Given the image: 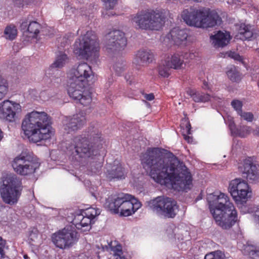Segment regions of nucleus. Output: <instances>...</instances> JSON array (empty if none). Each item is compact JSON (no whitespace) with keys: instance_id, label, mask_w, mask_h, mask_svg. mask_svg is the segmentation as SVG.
<instances>
[{"instance_id":"nucleus-1","label":"nucleus","mask_w":259,"mask_h":259,"mask_svg":"<svg viewBox=\"0 0 259 259\" xmlns=\"http://www.w3.org/2000/svg\"><path fill=\"white\" fill-rule=\"evenodd\" d=\"M144 168L156 183L178 191H187L192 179L187 167L173 155L164 156L159 148L149 149L143 154Z\"/></svg>"},{"instance_id":"nucleus-2","label":"nucleus","mask_w":259,"mask_h":259,"mask_svg":"<svg viewBox=\"0 0 259 259\" xmlns=\"http://www.w3.org/2000/svg\"><path fill=\"white\" fill-rule=\"evenodd\" d=\"M94 77V73L87 63L79 64L72 68L68 74L67 92L70 97L78 101L83 106H89L92 102L90 93L83 91L87 83Z\"/></svg>"},{"instance_id":"nucleus-3","label":"nucleus","mask_w":259,"mask_h":259,"mask_svg":"<svg viewBox=\"0 0 259 259\" xmlns=\"http://www.w3.org/2000/svg\"><path fill=\"white\" fill-rule=\"evenodd\" d=\"M211 213L223 229H229L237 221V211L227 194L215 191L207 196Z\"/></svg>"},{"instance_id":"nucleus-4","label":"nucleus","mask_w":259,"mask_h":259,"mask_svg":"<svg viewBox=\"0 0 259 259\" xmlns=\"http://www.w3.org/2000/svg\"><path fill=\"white\" fill-rule=\"evenodd\" d=\"M22 130L29 140L33 143L49 139L54 134L48 116L44 112L32 111L28 114L23 120Z\"/></svg>"},{"instance_id":"nucleus-5","label":"nucleus","mask_w":259,"mask_h":259,"mask_svg":"<svg viewBox=\"0 0 259 259\" xmlns=\"http://www.w3.org/2000/svg\"><path fill=\"white\" fill-rule=\"evenodd\" d=\"M169 13L165 9L144 10L132 15L130 20L133 24L142 29L158 30L163 26Z\"/></svg>"},{"instance_id":"nucleus-6","label":"nucleus","mask_w":259,"mask_h":259,"mask_svg":"<svg viewBox=\"0 0 259 259\" xmlns=\"http://www.w3.org/2000/svg\"><path fill=\"white\" fill-rule=\"evenodd\" d=\"M23 186L21 180L14 174H4L0 179V195L6 204H16L21 195Z\"/></svg>"},{"instance_id":"nucleus-7","label":"nucleus","mask_w":259,"mask_h":259,"mask_svg":"<svg viewBox=\"0 0 259 259\" xmlns=\"http://www.w3.org/2000/svg\"><path fill=\"white\" fill-rule=\"evenodd\" d=\"M99 44L97 37L92 31H87L74 45L73 52L80 59L91 62L96 61L99 57Z\"/></svg>"},{"instance_id":"nucleus-8","label":"nucleus","mask_w":259,"mask_h":259,"mask_svg":"<svg viewBox=\"0 0 259 259\" xmlns=\"http://www.w3.org/2000/svg\"><path fill=\"white\" fill-rule=\"evenodd\" d=\"M108 203L111 211L123 217L133 215L142 206L141 202L137 198L127 193L114 196Z\"/></svg>"},{"instance_id":"nucleus-9","label":"nucleus","mask_w":259,"mask_h":259,"mask_svg":"<svg viewBox=\"0 0 259 259\" xmlns=\"http://www.w3.org/2000/svg\"><path fill=\"white\" fill-rule=\"evenodd\" d=\"M66 153L72 159L79 161L81 159H94L97 151L88 140L82 136H76L65 143Z\"/></svg>"},{"instance_id":"nucleus-10","label":"nucleus","mask_w":259,"mask_h":259,"mask_svg":"<svg viewBox=\"0 0 259 259\" xmlns=\"http://www.w3.org/2000/svg\"><path fill=\"white\" fill-rule=\"evenodd\" d=\"M14 171L22 176L33 174L40 166L38 159L30 152L23 151L12 161Z\"/></svg>"},{"instance_id":"nucleus-11","label":"nucleus","mask_w":259,"mask_h":259,"mask_svg":"<svg viewBox=\"0 0 259 259\" xmlns=\"http://www.w3.org/2000/svg\"><path fill=\"white\" fill-rule=\"evenodd\" d=\"M100 209L90 207L84 210H78L69 216L68 222H71L77 229L82 232L89 231L96 217L100 214Z\"/></svg>"},{"instance_id":"nucleus-12","label":"nucleus","mask_w":259,"mask_h":259,"mask_svg":"<svg viewBox=\"0 0 259 259\" xmlns=\"http://www.w3.org/2000/svg\"><path fill=\"white\" fill-rule=\"evenodd\" d=\"M148 206L154 212L168 218H173L178 211L177 202L173 199L159 196L148 202Z\"/></svg>"},{"instance_id":"nucleus-13","label":"nucleus","mask_w":259,"mask_h":259,"mask_svg":"<svg viewBox=\"0 0 259 259\" xmlns=\"http://www.w3.org/2000/svg\"><path fill=\"white\" fill-rule=\"evenodd\" d=\"M228 191L237 204L245 202L251 197L252 190L245 180L236 178L231 181Z\"/></svg>"},{"instance_id":"nucleus-14","label":"nucleus","mask_w":259,"mask_h":259,"mask_svg":"<svg viewBox=\"0 0 259 259\" xmlns=\"http://www.w3.org/2000/svg\"><path fill=\"white\" fill-rule=\"evenodd\" d=\"M78 235L72 226H68L52 235V241L56 247L66 249L73 246L78 240Z\"/></svg>"},{"instance_id":"nucleus-15","label":"nucleus","mask_w":259,"mask_h":259,"mask_svg":"<svg viewBox=\"0 0 259 259\" xmlns=\"http://www.w3.org/2000/svg\"><path fill=\"white\" fill-rule=\"evenodd\" d=\"M195 21H190L192 26L197 28L212 27L220 25L221 18L218 13L214 11L207 12L203 9H197L195 13Z\"/></svg>"},{"instance_id":"nucleus-16","label":"nucleus","mask_w":259,"mask_h":259,"mask_svg":"<svg viewBox=\"0 0 259 259\" xmlns=\"http://www.w3.org/2000/svg\"><path fill=\"white\" fill-rule=\"evenodd\" d=\"M188 36L187 30L175 28L161 38L162 46L165 49H168L174 45L185 46Z\"/></svg>"},{"instance_id":"nucleus-17","label":"nucleus","mask_w":259,"mask_h":259,"mask_svg":"<svg viewBox=\"0 0 259 259\" xmlns=\"http://www.w3.org/2000/svg\"><path fill=\"white\" fill-rule=\"evenodd\" d=\"M238 170L244 177L251 182H256L259 180V169L249 159H244L238 163Z\"/></svg>"},{"instance_id":"nucleus-18","label":"nucleus","mask_w":259,"mask_h":259,"mask_svg":"<svg viewBox=\"0 0 259 259\" xmlns=\"http://www.w3.org/2000/svg\"><path fill=\"white\" fill-rule=\"evenodd\" d=\"M21 111V106L18 103L9 100H5L0 103V118L9 121H14L16 113Z\"/></svg>"},{"instance_id":"nucleus-19","label":"nucleus","mask_w":259,"mask_h":259,"mask_svg":"<svg viewBox=\"0 0 259 259\" xmlns=\"http://www.w3.org/2000/svg\"><path fill=\"white\" fill-rule=\"evenodd\" d=\"M86 114L81 111L71 117H65L63 120V126L65 132L66 133H70L80 128L85 122Z\"/></svg>"},{"instance_id":"nucleus-20","label":"nucleus","mask_w":259,"mask_h":259,"mask_svg":"<svg viewBox=\"0 0 259 259\" xmlns=\"http://www.w3.org/2000/svg\"><path fill=\"white\" fill-rule=\"evenodd\" d=\"M187 93L195 102H206L211 101H217L220 103L223 99V96L221 94H216L211 90H210V94L202 93L191 89H188Z\"/></svg>"},{"instance_id":"nucleus-21","label":"nucleus","mask_w":259,"mask_h":259,"mask_svg":"<svg viewBox=\"0 0 259 259\" xmlns=\"http://www.w3.org/2000/svg\"><path fill=\"white\" fill-rule=\"evenodd\" d=\"M193 54L191 53H176L168 56L165 60L167 65L171 69L176 70L182 69L185 65L184 59H193Z\"/></svg>"},{"instance_id":"nucleus-22","label":"nucleus","mask_w":259,"mask_h":259,"mask_svg":"<svg viewBox=\"0 0 259 259\" xmlns=\"http://www.w3.org/2000/svg\"><path fill=\"white\" fill-rule=\"evenodd\" d=\"M109 43L110 49L119 50L123 48L126 45V39L124 36V33L120 30H116L109 33Z\"/></svg>"},{"instance_id":"nucleus-23","label":"nucleus","mask_w":259,"mask_h":259,"mask_svg":"<svg viewBox=\"0 0 259 259\" xmlns=\"http://www.w3.org/2000/svg\"><path fill=\"white\" fill-rule=\"evenodd\" d=\"M225 121L228 124L232 134L236 137L245 138L249 135L251 132V128L248 126H240L237 127L234 123L233 118L231 116H228L224 118Z\"/></svg>"},{"instance_id":"nucleus-24","label":"nucleus","mask_w":259,"mask_h":259,"mask_svg":"<svg viewBox=\"0 0 259 259\" xmlns=\"http://www.w3.org/2000/svg\"><path fill=\"white\" fill-rule=\"evenodd\" d=\"M212 44L215 47H223L228 44L231 39L230 33L226 31H218L210 36Z\"/></svg>"},{"instance_id":"nucleus-25","label":"nucleus","mask_w":259,"mask_h":259,"mask_svg":"<svg viewBox=\"0 0 259 259\" xmlns=\"http://www.w3.org/2000/svg\"><path fill=\"white\" fill-rule=\"evenodd\" d=\"M21 28L25 30L24 32L26 35L30 37H34L39 32L40 28V24L36 21H31L29 23L24 21L21 25Z\"/></svg>"},{"instance_id":"nucleus-26","label":"nucleus","mask_w":259,"mask_h":259,"mask_svg":"<svg viewBox=\"0 0 259 259\" xmlns=\"http://www.w3.org/2000/svg\"><path fill=\"white\" fill-rule=\"evenodd\" d=\"M154 57L153 53L148 49L141 50L136 54V58L140 63L146 65L152 63Z\"/></svg>"},{"instance_id":"nucleus-27","label":"nucleus","mask_w":259,"mask_h":259,"mask_svg":"<svg viewBox=\"0 0 259 259\" xmlns=\"http://www.w3.org/2000/svg\"><path fill=\"white\" fill-rule=\"evenodd\" d=\"M253 36L250 26L241 24L235 38L242 40H249Z\"/></svg>"},{"instance_id":"nucleus-28","label":"nucleus","mask_w":259,"mask_h":259,"mask_svg":"<svg viewBox=\"0 0 259 259\" xmlns=\"http://www.w3.org/2000/svg\"><path fill=\"white\" fill-rule=\"evenodd\" d=\"M197 13V9L190 8L184 10L181 13V17L183 21L189 26H192L189 21H195V14Z\"/></svg>"},{"instance_id":"nucleus-29","label":"nucleus","mask_w":259,"mask_h":259,"mask_svg":"<svg viewBox=\"0 0 259 259\" xmlns=\"http://www.w3.org/2000/svg\"><path fill=\"white\" fill-rule=\"evenodd\" d=\"M181 127L183 130V135L184 138L189 143H192L193 138L190 136L191 133V125L187 119H183L181 123Z\"/></svg>"},{"instance_id":"nucleus-30","label":"nucleus","mask_w":259,"mask_h":259,"mask_svg":"<svg viewBox=\"0 0 259 259\" xmlns=\"http://www.w3.org/2000/svg\"><path fill=\"white\" fill-rule=\"evenodd\" d=\"M69 62V58L64 52H59L57 54L56 58L53 64H52V68H62Z\"/></svg>"},{"instance_id":"nucleus-31","label":"nucleus","mask_w":259,"mask_h":259,"mask_svg":"<svg viewBox=\"0 0 259 259\" xmlns=\"http://www.w3.org/2000/svg\"><path fill=\"white\" fill-rule=\"evenodd\" d=\"M170 69L167 65L166 60H161L157 67V71L159 75L163 77H168L170 74Z\"/></svg>"},{"instance_id":"nucleus-32","label":"nucleus","mask_w":259,"mask_h":259,"mask_svg":"<svg viewBox=\"0 0 259 259\" xmlns=\"http://www.w3.org/2000/svg\"><path fill=\"white\" fill-rule=\"evenodd\" d=\"M226 73L228 78L233 82L240 81L242 77L238 69L234 66L229 67Z\"/></svg>"},{"instance_id":"nucleus-33","label":"nucleus","mask_w":259,"mask_h":259,"mask_svg":"<svg viewBox=\"0 0 259 259\" xmlns=\"http://www.w3.org/2000/svg\"><path fill=\"white\" fill-rule=\"evenodd\" d=\"M244 253L248 254L253 259H259V249L251 244H247L243 249Z\"/></svg>"},{"instance_id":"nucleus-34","label":"nucleus","mask_w":259,"mask_h":259,"mask_svg":"<svg viewBox=\"0 0 259 259\" xmlns=\"http://www.w3.org/2000/svg\"><path fill=\"white\" fill-rule=\"evenodd\" d=\"M124 176L123 168L121 165H115L112 167L110 172H109L107 177L109 179H122Z\"/></svg>"},{"instance_id":"nucleus-35","label":"nucleus","mask_w":259,"mask_h":259,"mask_svg":"<svg viewBox=\"0 0 259 259\" xmlns=\"http://www.w3.org/2000/svg\"><path fill=\"white\" fill-rule=\"evenodd\" d=\"M175 238L179 241L189 240V234L187 231L183 229H175L174 230Z\"/></svg>"},{"instance_id":"nucleus-36","label":"nucleus","mask_w":259,"mask_h":259,"mask_svg":"<svg viewBox=\"0 0 259 259\" xmlns=\"http://www.w3.org/2000/svg\"><path fill=\"white\" fill-rule=\"evenodd\" d=\"M4 35L6 38L13 40L17 35V30L16 27L13 25L7 26L5 29Z\"/></svg>"},{"instance_id":"nucleus-37","label":"nucleus","mask_w":259,"mask_h":259,"mask_svg":"<svg viewBox=\"0 0 259 259\" xmlns=\"http://www.w3.org/2000/svg\"><path fill=\"white\" fill-rule=\"evenodd\" d=\"M112 251L113 255L109 259H127L123 255L120 245H116L112 248Z\"/></svg>"},{"instance_id":"nucleus-38","label":"nucleus","mask_w":259,"mask_h":259,"mask_svg":"<svg viewBox=\"0 0 259 259\" xmlns=\"http://www.w3.org/2000/svg\"><path fill=\"white\" fill-rule=\"evenodd\" d=\"M105 3V7L107 9L106 12L105 13H103V14L105 15H107L108 16H113L115 14V13L113 11H110V10L113 9L114 6H115L117 0H103Z\"/></svg>"},{"instance_id":"nucleus-39","label":"nucleus","mask_w":259,"mask_h":259,"mask_svg":"<svg viewBox=\"0 0 259 259\" xmlns=\"http://www.w3.org/2000/svg\"><path fill=\"white\" fill-rule=\"evenodd\" d=\"M126 65L123 61H120L116 62L113 66V70L117 75H120L125 70Z\"/></svg>"},{"instance_id":"nucleus-40","label":"nucleus","mask_w":259,"mask_h":259,"mask_svg":"<svg viewBox=\"0 0 259 259\" xmlns=\"http://www.w3.org/2000/svg\"><path fill=\"white\" fill-rule=\"evenodd\" d=\"M225 254L222 251L217 250L206 254L204 259H225Z\"/></svg>"},{"instance_id":"nucleus-41","label":"nucleus","mask_w":259,"mask_h":259,"mask_svg":"<svg viewBox=\"0 0 259 259\" xmlns=\"http://www.w3.org/2000/svg\"><path fill=\"white\" fill-rule=\"evenodd\" d=\"M8 89L7 80L0 76V99L7 93Z\"/></svg>"},{"instance_id":"nucleus-42","label":"nucleus","mask_w":259,"mask_h":259,"mask_svg":"<svg viewBox=\"0 0 259 259\" xmlns=\"http://www.w3.org/2000/svg\"><path fill=\"white\" fill-rule=\"evenodd\" d=\"M91 164V169L90 170L91 171H89L88 174H96L100 170L102 166L101 163L100 162H97L96 161H93V162Z\"/></svg>"},{"instance_id":"nucleus-43","label":"nucleus","mask_w":259,"mask_h":259,"mask_svg":"<svg viewBox=\"0 0 259 259\" xmlns=\"http://www.w3.org/2000/svg\"><path fill=\"white\" fill-rule=\"evenodd\" d=\"M231 105L238 115L240 113H241V112L242 111V103L241 101L237 100H234L232 101Z\"/></svg>"},{"instance_id":"nucleus-44","label":"nucleus","mask_w":259,"mask_h":259,"mask_svg":"<svg viewBox=\"0 0 259 259\" xmlns=\"http://www.w3.org/2000/svg\"><path fill=\"white\" fill-rule=\"evenodd\" d=\"M241 118L247 121V122H251L254 119L253 114L250 112H241V113L239 114Z\"/></svg>"},{"instance_id":"nucleus-45","label":"nucleus","mask_w":259,"mask_h":259,"mask_svg":"<svg viewBox=\"0 0 259 259\" xmlns=\"http://www.w3.org/2000/svg\"><path fill=\"white\" fill-rule=\"evenodd\" d=\"M252 212H253V220L256 225L259 226V205L254 206Z\"/></svg>"},{"instance_id":"nucleus-46","label":"nucleus","mask_w":259,"mask_h":259,"mask_svg":"<svg viewBox=\"0 0 259 259\" xmlns=\"http://www.w3.org/2000/svg\"><path fill=\"white\" fill-rule=\"evenodd\" d=\"M13 5L17 7H23L28 4L27 0H12Z\"/></svg>"},{"instance_id":"nucleus-47","label":"nucleus","mask_w":259,"mask_h":259,"mask_svg":"<svg viewBox=\"0 0 259 259\" xmlns=\"http://www.w3.org/2000/svg\"><path fill=\"white\" fill-rule=\"evenodd\" d=\"M229 56L230 57L234 59V60H239V61L241 60V56L235 52H230L229 54Z\"/></svg>"},{"instance_id":"nucleus-48","label":"nucleus","mask_w":259,"mask_h":259,"mask_svg":"<svg viewBox=\"0 0 259 259\" xmlns=\"http://www.w3.org/2000/svg\"><path fill=\"white\" fill-rule=\"evenodd\" d=\"M229 56L230 57L234 59V60H239V61L241 60V56L235 52H230L229 54Z\"/></svg>"},{"instance_id":"nucleus-49","label":"nucleus","mask_w":259,"mask_h":259,"mask_svg":"<svg viewBox=\"0 0 259 259\" xmlns=\"http://www.w3.org/2000/svg\"><path fill=\"white\" fill-rule=\"evenodd\" d=\"M227 2L230 5H236L237 6L241 5V0H227Z\"/></svg>"},{"instance_id":"nucleus-50","label":"nucleus","mask_w":259,"mask_h":259,"mask_svg":"<svg viewBox=\"0 0 259 259\" xmlns=\"http://www.w3.org/2000/svg\"><path fill=\"white\" fill-rule=\"evenodd\" d=\"M4 244L3 243L1 238L0 237V259L3 257L4 253Z\"/></svg>"},{"instance_id":"nucleus-51","label":"nucleus","mask_w":259,"mask_h":259,"mask_svg":"<svg viewBox=\"0 0 259 259\" xmlns=\"http://www.w3.org/2000/svg\"><path fill=\"white\" fill-rule=\"evenodd\" d=\"M144 97L148 101H152L154 98V96L153 94H146L145 95Z\"/></svg>"},{"instance_id":"nucleus-52","label":"nucleus","mask_w":259,"mask_h":259,"mask_svg":"<svg viewBox=\"0 0 259 259\" xmlns=\"http://www.w3.org/2000/svg\"><path fill=\"white\" fill-rule=\"evenodd\" d=\"M253 134L255 135L259 136V127H257L256 130L253 131Z\"/></svg>"},{"instance_id":"nucleus-53","label":"nucleus","mask_w":259,"mask_h":259,"mask_svg":"<svg viewBox=\"0 0 259 259\" xmlns=\"http://www.w3.org/2000/svg\"><path fill=\"white\" fill-rule=\"evenodd\" d=\"M208 84L206 82H203V88L204 89H208Z\"/></svg>"},{"instance_id":"nucleus-54","label":"nucleus","mask_w":259,"mask_h":259,"mask_svg":"<svg viewBox=\"0 0 259 259\" xmlns=\"http://www.w3.org/2000/svg\"><path fill=\"white\" fill-rule=\"evenodd\" d=\"M3 138V133L2 131V130L0 129V141L2 140Z\"/></svg>"},{"instance_id":"nucleus-55","label":"nucleus","mask_w":259,"mask_h":259,"mask_svg":"<svg viewBox=\"0 0 259 259\" xmlns=\"http://www.w3.org/2000/svg\"><path fill=\"white\" fill-rule=\"evenodd\" d=\"M125 79L127 80V81H129L130 83H131L132 82V80H130V77L128 78L127 75H126L125 77Z\"/></svg>"},{"instance_id":"nucleus-56","label":"nucleus","mask_w":259,"mask_h":259,"mask_svg":"<svg viewBox=\"0 0 259 259\" xmlns=\"http://www.w3.org/2000/svg\"><path fill=\"white\" fill-rule=\"evenodd\" d=\"M24 258L25 259H28V256L27 255H24Z\"/></svg>"},{"instance_id":"nucleus-57","label":"nucleus","mask_w":259,"mask_h":259,"mask_svg":"<svg viewBox=\"0 0 259 259\" xmlns=\"http://www.w3.org/2000/svg\"><path fill=\"white\" fill-rule=\"evenodd\" d=\"M34 235V234H30V239H32V237L33 235Z\"/></svg>"},{"instance_id":"nucleus-58","label":"nucleus","mask_w":259,"mask_h":259,"mask_svg":"<svg viewBox=\"0 0 259 259\" xmlns=\"http://www.w3.org/2000/svg\"><path fill=\"white\" fill-rule=\"evenodd\" d=\"M90 108H91L90 107V108L88 109V111H87V112H88V113H89V112H90Z\"/></svg>"},{"instance_id":"nucleus-59","label":"nucleus","mask_w":259,"mask_h":259,"mask_svg":"<svg viewBox=\"0 0 259 259\" xmlns=\"http://www.w3.org/2000/svg\"><path fill=\"white\" fill-rule=\"evenodd\" d=\"M44 94L45 93H41V96L42 97Z\"/></svg>"},{"instance_id":"nucleus-60","label":"nucleus","mask_w":259,"mask_h":259,"mask_svg":"<svg viewBox=\"0 0 259 259\" xmlns=\"http://www.w3.org/2000/svg\"><path fill=\"white\" fill-rule=\"evenodd\" d=\"M83 256H84V255H83V254H82V255H80V257H83Z\"/></svg>"},{"instance_id":"nucleus-61","label":"nucleus","mask_w":259,"mask_h":259,"mask_svg":"<svg viewBox=\"0 0 259 259\" xmlns=\"http://www.w3.org/2000/svg\"><path fill=\"white\" fill-rule=\"evenodd\" d=\"M258 85H259V82H258Z\"/></svg>"}]
</instances>
